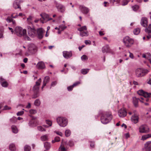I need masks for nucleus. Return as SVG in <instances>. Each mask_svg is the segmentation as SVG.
Listing matches in <instances>:
<instances>
[{
    "label": "nucleus",
    "instance_id": "1",
    "mask_svg": "<svg viewBox=\"0 0 151 151\" xmlns=\"http://www.w3.org/2000/svg\"><path fill=\"white\" fill-rule=\"evenodd\" d=\"M112 116L110 112L104 113L101 117V122L102 123L106 124L108 123L112 119Z\"/></svg>",
    "mask_w": 151,
    "mask_h": 151
},
{
    "label": "nucleus",
    "instance_id": "2",
    "mask_svg": "<svg viewBox=\"0 0 151 151\" xmlns=\"http://www.w3.org/2000/svg\"><path fill=\"white\" fill-rule=\"evenodd\" d=\"M56 120L57 123L60 127H64L67 125L68 120L65 117H58L57 118Z\"/></svg>",
    "mask_w": 151,
    "mask_h": 151
},
{
    "label": "nucleus",
    "instance_id": "3",
    "mask_svg": "<svg viewBox=\"0 0 151 151\" xmlns=\"http://www.w3.org/2000/svg\"><path fill=\"white\" fill-rule=\"evenodd\" d=\"M15 31L17 34L20 37L25 36L27 35V30L26 29L19 27H17L15 29Z\"/></svg>",
    "mask_w": 151,
    "mask_h": 151
},
{
    "label": "nucleus",
    "instance_id": "4",
    "mask_svg": "<svg viewBox=\"0 0 151 151\" xmlns=\"http://www.w3.org/2000/svg\"><path fill=\"white\" fill-rule=\"evenodd\" d=\"M148 72V70L146 69L139 68L136 70L135 74L137 77H142L147 73Z\"/></svg>",
    "mask_w": 151,
    "mask_h": 151
},
{
    "label": "nucleus",
    "instance_id": "5",
    "mask_svg": "<svg viewBox=\"0 0 151 151\" xmlns=\"http://www.w3.org/2000/svg\"><path fill=\"white\" fill-rule=\"evenodd\" d=\"M87 27L85 26L78 29V30L81 32L80 35L81 37H86L88 35V33L87 31Z\"/></svg>",
    "mask_w": 151,
    "mask_h": 151
},
{
    "label": "nucleus",
    "instance_id": "6",
    "mask_svg": "<svg viewBox=\"0 0 151 151\" xmlns=\"http://www.w3.org/2000/svg\"><path fill=\"white\" fill-rule=\"evenodd\" d=\"M40 16L43 19L42 20L40 19L41 22L42 23H45L47 21L52 19V18H50L49 17V16L48 15L45 13H42L41 14Z\"/></svg>",
    "mask_w": 151,
    "mask_h": 151
},
{
    "label": "nucleus",
    "instance_id": "7",
    "mask_svg": "<svg viewBox=\"0 0 151 151\" xmlns=\"http://www.w3.org/2000/svg\"><path fill=\"white\" fill-rule=\"evenodd\" d=\"M28 33L30 37H33L35 35L36 30L34 27H27Z\"/></svg>",
    "mask_w": 151,
    "mask_h": 151
},
{
    "label": "nucleus",
    "instance_id": "8",
    "mask_svg": "<svg viewBox=\"0 0 151 151\" xmlns=\"http://www.w3.org/2000/svg\"><path fill=\"white\" fill-rule=\"evenodd\" d=\"M139 132L140 133H147L149 132V129L146 125H143L139 128Z\"/></svg>",
    "mask_w": 151,
    "mask_h": 151
},
{
    "label": "nucleus",
    "instance_id": "9",
    "mask_svg": "<svg viewBox=\"0 0 151 151\" xmlns=\"http://www.w3.org/2000/svg\"><path fill=\"white\" fill-rule=\"evenodd\" d=\"M123 42L127 47H130L134 42V41L132 38H124Z\"/></svg>",
    "mask_w": 151,
    "mask_h": 151
},
{
    "label": "nucleus",
    "instance_id": "10",
    "mask_svg": "<svg viewBox=\"0 0 151 151\" xmlns=\"http://www.w3.org/2000/svg\"><path fill=\"white\" fill-rule=\"evenodd\" d=\"M55 3L58 11L62 13L65 11V8L64 6L61 4L58 3L55 1Z\"/></svg>",
    "mask_w": 151,
    "mask_h": 151
},
{
    "label": "nucleus",
    "instance_id": "11",
    "mask_svg": "<svg viewBox=\"0 0 151 151\" xmlns=\"http://www.w3.org/2000/svg\"><path fill=\"white\" fill-rule=\"evenodd\" d=\"M41 82V79L40 78L36 82L35 85L34 86L33 90L35 93H37L39 89V86Z\"/></svg>",
    "mask_w": 151,
    "mask_h": 151
},
{
    "label": "nucleus",
    "instance_id": "12",
    "mask_svg": "<svg viewBox=\"0 0 151 151\" xmlns=\"http://www.w3.org/2000/svg\"><path fill=\"white\" fill-rule=\"evenodd\" d=\"M22 0H15L13 3V6L15 9H21L20 4L23 2Z\"/></svg>",
    "mask_w": 151,
    "mask_h": 151
},
{
    "label": "nucleus",
    "instance_id": "13",
    "mask_svg": "<svg viewBox=\"0 0 151 151\" xmlns=\"http://www.w3.org/2000/svg\"><path fill=\"white\" fill-rule=\"evenodd\" d=\"M45 31L42 28H40L37 30V33L39 38H43Z\"/></svg>",
    "mask_w": 151,
    "mask_h": 151
},
{
    "label": "nucleus",
    "instance_id": "14",
    "mask_svg": "<svg viewBox=\"0 0 151 151\" xmlns=\"http://www.w3.org/2000/svg\"><path fill=\"white\" fill-rule=\"evenodd\" d=\"M119 116L121 117H124L125 116L127 115V112L124 109H121L118 111Z\"/></svg>",
    "mask_w": 151,
    "mask_h": 151
},
{
    "label": "nucleus",
    "instance_id": "15",
    "mask_svg": "<svg viewBox=\"0 0 151 151\" xmlns=\"http://www.w3.org/2000/svg\"><path fill=\"white\" fill-rule=\"evenodd\" d=\"M36 47L33 44H30L29 46L28 50L31 53H33L36 50Z\"/></svg>",
    "mask_w": 151,
    "mask_h": 151
},
{
    "label": "nucleus",
    "instance_id": "16",
    "mask_svg": "<svg viewBox=\"0 0 151 151\" xmlns=\"http://www.w3.org/2000/svg\"><path fill=\"white\" fill-rule=\"evenodd\" d=\"M148 24L147 19L145 17H142L141 20V24L142 26L146 27L147 26Z\"/></svg>",
    "mask_w": 151,
    "mask_h": 151
},
{
    "label": "nucleus",
    "instance_id": "17",
    "mask_svg": "<svg viewBox=\"0 0 151 151\" xmlns=\"http://www.w3.org/2000/svg\"><path fill=\"white\" fill-rule=\"evenodd\" d=\"M72 53L71 51L68 52L64 51L63 52V55L64 58L66 59H68L72 56Z\"/></svg>",
    "mask_w": 151,
    "mask_h": 151
},
{
    "label": "nucleus",
    "instance_id": "18",
    "mask_svg": "<svg viewBox=\"0 0 151 151\" xmlns=\"http://www.w3.org/2000/svg\"><path fill=\"white\" fill-rule=\"evenodd\" d=\"M79 8L81 11L84 14H87L89 11L88 8L83 5L80 6Z\"/></svg>",
    "mask_w": 151,
    "mask_h": 151
},
{
    "label": "nucleus",
    "instance_id": "19",
    "mask_svg": "<svg viewBox=\"0 0 151 151\" xmlns=\"http://www.w3.org/2000/svg\"><path fill=\"white\" fill-rule=\"evenodd\" d=\"M102 52L104 53L109 52L110 51V49L108 45H105L102 47L101 48Z\"/></svg>",
    "mask_w": 151,
    "mask_h": 151
},
{
    "label": "nucleus",
    "instance_id": "20",
    "mask_svg": "<svg viewBox=\"0 0 151 151\" xmlns=\"http://www.w3.org/2000/svg\"><path fill=\"white\" fill-rule=\"evenodd\" d=\"M0 83L2 86L4 87H6L8 85V83L2 77H0Z\"/></svg>",
    "mask_w": 151,
    "mask_h": 151
},
{
    "label": "nucleus",
    "instance_id": "21",
    "mask_svg": "<svg viewBox=\"0 0 151 151\" xmlns=\"http://www.w3.org/2000/svg\"><path fill=\"white\" fill-rule=\"evenodd\" d=\"M139 119L138 116H132L131 118V121L134 124L138 122Z\"/></svg>",
    "mask_w": 151,
    "mask_h": 151
},
{
    "label": "nucleus",
    "instance_id": "22",
    "mask_svg": "<svg viewBox=\"0 0 151 151\" xmlns=\"http://www.w3.org/2000/svg\"><path fill=\"white\" fill-rule=\"evenodd\" d=\"M6 20L8 23L12 22V25L14 26H15L16 25V23L15 21L11 18L10 17H8L6 19Z\"/></svg>",
    "mask_w": 151,
    "mask_h": 151
},
{
    "label": "nucleus",
    "instance_id": "23",
    "mask_svg": "<svg viewBox=\"0 0 151 151\" xmlns=\"http://www.w3.org/2000/svg\"><path fill=\"white\" fill-rule=\"evenodd\" d=\"M133 104L135 107H137L138 106V101L140 99V98H137L135 97L133 98Z\"/></svg>",
    "mask_w": 151,
    "mask_h": 151
},
{
    "label": "nucleus",
    "instance_id": "24",
    "mask_svg": "<svg viewBox=\"0 0 151 151\" xmlns=\"http://www.w3.org/2000/svg\"><path fill=\"white\" fill-rule=\"evenodd\" d=\"M37 66L39 69H43L45 68V64L44 62L42 61L39 62L37 64Z\"/></svg>",
    "mask_w": 151,
    "mask_h": 151
},
{
    "label": "nucleus",
    "instance_id": "25",
    "mask_svg": "<svg viewBox=\"0 0 151 151\" xmlns=\"http://www.w3.org/2000/svg\"><path fill=\"white\" fill-rule=\"evenodd\" d=\"M145 147L147 150H151V141L147 142L145 144Z\"/></svg>",
    "mask_w": 151,
    "mask_h": 151
},
{
    "label": "nucleus",
    "instance_id": "26",
    "mask_svg": "<svg viewBox=\"0 0 151 151\" xmlns=\"http://www.w3.org/2000/svg\"><path fill=\"white\" fill-rule=\"evenodd\" d=\"M12 132L15 134H16L18 132V130L16 127L15 125H12L11 127Z\"/></svg>",
    "mask_w": 151,
    "mask_h": 151
},
{
    "label": "nucleus",
    "instance_id": "27",
    "mask_svg": "<svg viewBox=\"0 0 151 151\" xmlns=\"http://www.w3.org/2000/svg\"><path fill=\"white\" fill-rule=\"evenodd\" d=\"M150 137H151V134H148L142 136L141 139L143 140H145Z\"/></svg>",
    "mask_w": 151,
    "mask_h": 151
},
{
    "label": "nucleus",
    "instance_id": "28",
    "mask_svg": "<svg viewBox=\"0 0 151 151\" xmlns=\"http://www.w3.org/2000/svg\"><path fill=\"white\" fill-rule=\"evenodd\" d=\"M145 31L146 32L148 33H151V24H149L148 27H146L145 29Z\"/></svg>",
    "mask_w": 151,
    "mask_h": 151
},
{
    "label": "nucleus",
    "instance_id": "29",
    "mask_svg": "<svg viewBox=\"0 0 151 151\" xmlns=\"http://www.w3.org/2000/svg\"><path fill=\"white\" fill-rule=\"evenodd\" d=\"M44 146L45 147L47 150H48L50 147V143L47 142H46L44 143Z\"/></svg>",
    "mask_w": 151,
    "mask_h": 151
},
{
    "label": "nucleus",
    "instance_id": "30",
    "mask_svg": "<svg viewBox=\"0 0 151 151\" xmlns=\"http://www.w3.org/2000/svg\"><path fill=\"white\" fill-rule=\"evenodd\" d=\"M140 29L139 28L135 29L134 30V33L135 35H138L140 32Z\"/></svg>",
    "mask_w": 151,
    "mask_h": 151
},
{
    "label": "nucleus",
    "instance_id": "31",
    "mask_svg": "<svg viewBox=\"0 0 151 151\" xmlns=\"http://www.w3.org/2000/svg\"><path fill=\"white\" fill-rule=\"evenodd\" d=\"M9 148L12 151H14L16 149L15 145L13 144L10 145Z\"/></svg>",
    "mask_w": 151,
    "mask_h": 151
},
{
    "label": "nucleus",
    "instance_id": "32",
    "mask_svg": "<svg viewBox=\"0 0 151 151\" xmlns=\"http://www.w3.org/2000/svg\"><path fill=\"white\" fill-rule=\"evenodd\" d=\"M144 99H145V101L147 102H148L149 101L148 98H143V97H141L140 99V101L141 103H144Z\"/></svg>",
    "mask_w": 151,
    "mask_h": 151
},
{
    "label": "nucleus",
    "instance_id": "33",
    "mask_svg": "<svg viewBox=\"0 0 151 151\" xmlns=\"http://www.w3.org/2000/svg\"><path fill=\"white\" fill-rule=\"evenodd\" d=\"M151 95V93H148L147 92H145L143 96L144 97L143 98H149L150 97V95Z\"/></svg>",
    "mask_w": 151,
    "mask_h": 151
},
{
    "label": "nucleus",
    "instance_id": "34",
    "mask_svg": "<svg viewBox=\"0 0 151 151\" xmlns=\"http://www.w3.org/2000/svg\"><path fill=\"white\" fill-rule=\"evenodd\" d=\"M89 69H83L81 70V72L83 74H86L89 71Z\"/></svg>",
    "mask_w": 151,
    "mask_h": 151
},
{
    "label": "nucleus",
    "instance_id": "35",
    "mask_svg": "<svg viewBox=\"0 0 151 151\" xmlns=\"http://www.w3.org/2000/svg\"><path fill=\"white\" fill-rule=\"evenodd\" d=\"M24 151H29L31 150V147L30 146L26 145L24 147Z\"/></svg>",
    "mask_w": 151,
    "mask_h": 151
},
{
    "label": "nucleus",
    "instance_id": "36",
    "mask_svg": "<svg viewBox=\"0 0 151 151\" xmlns=\"http://www.w3.org/2000/svg\"><path fill=\"white\" fill-rule=\"evenodd\" d=\"M35 105L36 106H39L40 104V101L39 99H37L34 102Z\"/></svg>",
    "mask_w": 151,
    "mask_h": 151
},
{
    "label": "nucleus",
    "instance_id": "37",
    "mask_svg": "<svg viewBox=\"0 0 151 151\" xmlns=\"http://www.w3.org/2000/svg\"><path fill=\"white\" fill-rule=\"evenodd\" d=\"M48 136L47 135H45L41 137V139L42 141H45L47 140Z\"/></svg>",
    "mask_w": 151,
    "mask_h": 151
},
{
    "label": "nucleus",
    "instance_id": "38",
    "mask_svg": "<svg viewBox=\"0 0 151 151\" xmlns=\"http://www.w3.org/2000/svg\"><path fill=\"white\" fill-rule=\"evenodd\" d=\"M10 122L13 123H15L17 121V119L16 117H13L10 119Z\"/></svg>",
    "mask_w": 151,
    "mask_h": 151
},
{
    "label": "nucleus",
    "instance_id": "39",
    "mask_svg": "<svg viewBox=\"0 0 151 151\" xmlns=\"http://www.w3.org/2000/svg\"><path fill=\"white\" fill-rule=\"evenodd\" d=\"M132 8L133 10L134 11H136L139 9V6L137 5H135L132 6Z\"/></svg>",
    "mask_w": 151,
    "mask_h": 151
},
{
    "label": "nucleus",
    "instance_id": "40",
    "mask_svg": "<svg viewBox=\"0 0 151 151\" xmlns=\"http://www.w3.org/2000/svg\"><path fill=\"white\" fill-rule=\"evenodd\" d=\"M49 79L50 78L48 76H46L44 78L43 83H45L46 84L49 81Z\"/></svg>",
    "mask_w": 151,
    "mask_h": 151
},
{
    "label": "nucleus",
    "instance_id": "41",
    "mask_svg": "<svg viewBox=\"0 0 151 151\" xmlns=\"http://www.w3.org/2000/svg\"><path fill=\"white\" fill-rule=\"evenodd\" d=\"M65 134L66 136L68 137L71 134V132L69 129H67L65 131Z\"/></svg>",
    "mask_w": 151,
    "mask_h": 151
},
{
    "label": "nucleus",
    "instance_id": "42",
    "mask_svg": "<svg viewBox=\"0 0 151 151\" xmlns=\"http://www.w3.org/2000/svg\"><path fill=\"white\" fill-rule=\"evenodd\" d=\"M120 1V0H110V1L113 4H116L119 3Z\"/></svg>",
    "mask_w": 151,
    "mask_h": 151
},
{
    "label": "nucleus",
    "instance_id": "43",
    "mask_svg": "<svg viewBox=\"0 0 151 151\" xmlns=\"http://www.w3.org/2000/svg\"><path fill=\"white\" fill-rule=\"evenodd\" d=\"M18 17V15L17 14V13H13L12 14L10 17L11 18H16L17 17Z\"/></svg>",
    "mask_w": 151,
    "mask_h": 151
},
{
    "label": "nucleus",
    "instance_id": "44",
    "mask_svg": "<svg viewBox=\"0 0 151 151\" xmlns=\"http://www.w3.org/2000/svg\"><path fill=\"white\" fill-rule=\"evenodd\" d=\"M81 59L82 60L84 61L88 60V57L86 55H83L81 57Z\"/></svg>",
    "mask_w": 151,
    "mask_h": 151
},
{
    "label": "nucleus",
    "instance_id": "45",
    "mask_svg": "<svg viewBox=\"0 0 151 151\" xmlns=\"http://www.w3.org/2000/svg\"><path fill=\"white\" fill-rule=\"evenodd\" d=\"M66 27H67L64 25H60L59 26V29L63 31L66 29Z\"/></svg>",
    "mask_w": 151,
    "mask_h": 151
},
{
    "label": "nucleus",
    "instance_id": "46",
    "mask_svg": "<svg viewBox=\"0 0 151 151\" xmlns=\"http://www.w3.org/2000/svg\"><path fill=\"white\" fill-rule=\"evenodd\" d=\"M151 56V55L149 53H147L146 55H145L144 54H143L142 55V57L143 58H150V57Z\"/></svg>",
    "mask_w": 151,
    "mask_h": 151
},
{
    "label": "nucleus",
    "instance_id": "47",
    "mask_svg": "<svg viewBox=\"0 0 151 151\" xmlns=\"http://www.w3.org/2000/svg\"><path fill=\"white\" fill-rule=\"evenodd\" d=\"M144 92L145 91H144L143 90H139L137 91V93L139 95L143 96Z\"/></svg>",
    "mask_w": 151,
    "mask_h": 151
},
{
    "label": "nucleus",
    "instance_id": "48",
    "mask_svg": "<svg viewBox=\"0 0 151 151\" xmlns=\"http://www.w3.org/2000/svg\"><path fill=\"white\" fill-rule=\"evenodd\" d=\"M37 128L38 130L40 131H45V129L41 126H38L37 127Z\"/></svg>",
    "mask_w": 151,
    "mask_h": 151
},
{
    "label": "nucleus",
    "instance_id": "49",
    "mask_svg": "<svg viewBox=\"0 0 151 151\" xmlns=\"http://www.w3.org/2000/svg\"><path fill=\"white\" fill-rule=\"evenodd\" d=\"M29 113L32 114H34L37 113V111L36 110L31 109L29 110Z\"/></svg>",
    "mask_w": 151,
    "mask_h": 151
},
{
    "label": "nucleus",
    "instance_id": "50",
    "mask_svg": "<svg viewBox=\"0 0 151 151\" xmlns=\"http://www.w3.org/2000/svg\"><path fill=\"white\" fill-rule=\"evenodd\" d=\"M129 1L128 0H124L122 1V6H124L127 5Z\"/></svg>",
    "mask_w": 151,
    "mask_h": 151
},
{
    "label": "nucleus",
    "instance_id": "51",
    "mask_svg": "<svg viewBox=\"0 0 151 151\" xmlns=\"http://www.w3.org/2000/svg\"><path fill=\"white\" fill-rule=\"evenodd\" d=\"M24 113V111H21L18 112L17 113V116H21V115H22Z\"/></svg>",
    "mask_w": 151,
    "mask_h": 151
},
{
    "label": "nucleus",
    "instance_id": "52",
    "mask_svg": "<svg viewBox=\"0 0 151 151\" xmlns=\"http://www.w3.org/2000/svg\"><path fill=\"white\" fill-rule=\"evenodd\" d=\"M46 123L47 124H48L49 125V126H51L52 124V122L51 121L49 120H46Z\"/></svg>",
    "mask_w": 151,
    "mask_h": 151
},
{
    "label": "nucleus",
    "instance_id": "53",
    "mask_svg": "<svg viewBox=\"0 0 151 151\" xmlns=\"http://www.w3.org/2000/svg\"><path fill=\"white\" fill-rule=\"evenodd\" d=\"M73 88V86H68V91H71L72 89Z\"/></svg>",
    "mask_w": 151,
    "mask_h": 151
},
{
    "label": "nucleus",
    "instance_id": "54",
    "mask_svg": "<svg viewBox=\"0 0 151 151\" xmlns=\"http://www.w3.org/2000/svg\"><path fill=\"white\" fill-rule=\"evenodd\" d=\"M11 108L10 107H8L7 106H4L3 110H6L11 109Z\"/></svg>",
    "mask_w": 151,
    "mask_h": 151
},
{
    "label": "nucleus",
    "instance_id": "55",
    "mask_svg": "<svg viewBox=\"0 0 151 151\" xmlns=\"http://www.w3.org/2000/svg\"><path fill=\"white\" fill-rule=\"evenodd\" d=\"M85 43L86 45H90L91 44V42L89 40H85Z\"/></svg>",
    "mask_w": 151,
    "mask_h": 151
},
{
    "label": "nucleus",
    "instance_id": "56",
    "mask_svg": "<svg viewBox=\"0 0 151 151\" xmlns=\"http://www.w3.org/2000/svg\"><path fill=\"white\" fill-rule=\"evenodd\" d=\"M60 139L59 137H55V141L56 142H59L60 141Z\"/></svg>",
    "mask_w": 151,
    "mask_h": 151
},
{
    "label": "nucleus",
    "instance_id": "57",
    "mask_svg": "<svg viewBox=\"0 0 151 151\" xmlns=\"http://www.w3.org/2000/svg\"><path fill=\"white\" fill-rule=\"evenodd\" d=\"M132 113L134 114L133 116H138V114L136 110H134L133 111Z\"/></svg>",
    "mask_w": 151,
    "mask_h": 151
},
{
    "label": "nucleus",
    "instance_id": "58",
    "mask_svg": "<svg viewBox=\"0 0 151 151\" xmlns=\"http://www.w3.org/2000/svg\"><path fill=\"white\" fill-rule=\"evenodd\" d=\"M39 96V95L37 93H36V94L32 96V98L33 99H35Z\"/></svg>",
    "mask_w": 151,
    "mask_h": 151
},
{
    "label": "nucleus",
    "instance_id": "59",
    "mask_svg": "<svg viewBox=\"0 0 151 151\" xmlns=\"http://www.w3.org/2000/svg\"><path fill=\"white\" fill-rule=\"evenodd\" d=\"M80 83V82L79 81H77V82H75V83H74L73 84V87H74V86H77V85H78Z\"/></svg>",
    "mask_w": 151,
    "mask_h": 151
},
{
    "label": "nucleus",
    "instance_id": "60",
    "mask_svg": "<svg viewBox=\"0 0 151 151\" xmlns=\"http://www.w3.org/2000/svg\"><path fill=\"white\" fill-rule=\"evenodd\" d=\"M32 17L30 16L27 18V21L29 22H30L32 20Z\"/></svg>",
    "mask_w": 151,
    "mask_h": 151
},
{
    "label": "nucleus",
    "instance_id": "61",
    "mask_svg": "<svg viewBox=\"0 0 151 151\" xmlns=\"http://www.w3.org/2000/svg\"><path fill=\"white\" fill-rule=\"evenodd\" d=\"M65 150V149L64 147H61V146L59 148V150L60 151H64Z\"/></svg>",
    "mask_w": 151,
    "mask_h": 151
},
{
    "label": "nucleus",
    "instance_id": "62",
    "mask_svg": "<svg viewBox=\"0 0 151 151\" xmlns=\"http://www.w3.org/2000/svg\"><path fill=\"white\" fill-rule=\"evenodd\" d=\"M56 133L60 136L62 137L63 136V134L61 132L57 131L56 132Z\"/></svg>",
    "mask_w": 151,
    "mask_h": 151
},
{
    "label": "nucleus",
    "instance_id": "63",
    "mask_svg": "<svg viewBox=\"0 0 151 151\" xmlns=\"http://www.w3.org/2000/svg\"><path fill=\"white\" fill-rule=\"evenodd\" d=\"M129 52V57L131 58L132 59H133L134 58V56H133V54Z\"/></svg>",
    "mask_w": 151,
    "mask_h": 151
},
{
    "label": "nucleus",
    "instance_id": "64",
    "mask_svg": "<svg viewBox=\"0 0 151 151\" xmlns=\"http://www.w3.org/2000/svg\"><path fill=\"white\" fill-rule=\"evenodd\" d=\"M57 83V82L56 81L53 82L51 84V86H54Z\"/></svg>",
    "mask_w": 151,
    "mask_h": 151
}]
</instances>
